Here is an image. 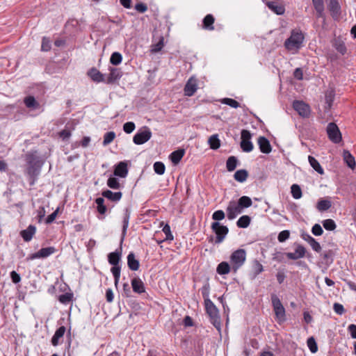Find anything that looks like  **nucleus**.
<instances>
[{
	"mask_svg": "<svg viewBox=\"0 0 356 356\" xmlns=\"http://www.w3.org/2000/svg\"><path fill=\"white\" fill-rule=\"evenodd\" d=\"M305 40L304 34L300 29H293L291 35L285 40L284 47L289 51H297L302 47Z\"/></svg>",
	"mask_w": 356,
	"mask_h": 356,
	"instance_id": "1",
	"label": "nucleus"
},
{
	"mask_svg": "<svg viewBox=\"0 0 356 356\" xmlns=\"http://www.w3.org/2000/svg\"><path fill=\"white\" fill-rule=\"evenodd\" d=\"M121 258V252L115 251L108 254V261L113 266L111 271L114 277L115 286L117 287L120 277L121 267L119 262Z\"/></svg>",
	"mask_w": 356,
	"mask_h": 356,
	"instance_id": "2",
	"label": "nucleus"
},
{
	"mask_svg": "<svg viewBox=\"0 0 356 356\" xmlns=\"http://www.w3.org/2000/svg\"><path fill=\"white\" fill-rule=\"evenodd\" d=\"M247 253L244 249H238L234 251L229 257L232 270L236 273L243 266L246 261Z\"/></svg>",
	"mask_w": 356,
	"mask_h": 356,
	"instance_id": "3",
	"label": "nucleus"
},
{
	"mask_svg": "<svg viewBox=\"0 0 356 356\" xmlns=\"http://www.w3.org/2000/svg\"><path fill=\"white\" fill-rule=\"evenodd\" d=\"M271 302L275 313V318L279 324L286 321V311L281 300L275 294L271 295Z\"/></svg>",
	"mask_w": 356,
	"mask_h": 356,
	"instance_id": "4",
	"label": "nucleus"
},
{
	"mask_svg": "<svg viewBox=\"0 0 356 356\" xmlns=\"http://www.w3.org/2000/svg\"><path fill=\"white\" fill-rule=\"evenodd\" d=\"M211 228L216 234L215 243H221L229 232V229L227 226L221 225L219 222H213L211 223Z\"/></svg>",
	"mask_w": 356,
	"mask_h": 356,
	"instance_id": "5",
	"label": "nucleus"
},
{
	"mask_svg": "<svg viewBox=\"0 0 356 356\" xmlns=\"http://www.w3.org/2000/svg\"><path fill=\"white\" fill-rule=\"evenodd\" d=\"M26 160L28 163L26 174L31 179H33V181H34L36 177L39 175L40 168L35 162V157L33 154H27L26 155Z\"/></svg>",
	"mask_w": 356,
	"mask_h": 356,
	"instance_id": "6",
	"label": "nucleus"
},
{
	"mask_svg": "<svg viewBox=\"0 0 356 356\" xmlns=\"http://www.w3.org/2000/svg\"><path fill=\"white\" fill-rule=\"evenodd\" d=\"M205 309L209 317L211 318L213 325L217 327L216 323L220 325V318L218 309L211 300L204 301Z\"/></svg>",
	"mask_w": 356,
	"mask_h": 356,
	"instance_id": "7",
	"label": "nucleus"
},
{
	"mask_svg": "<svg viewBox=\"0 0 356 356\" xmlns=\"http://www.w3.org/2000/svg\"><path fill=\"white\" fill-rule=\"evenodd\" d=\"M152 137V132L147 127H144L134 136L133 141L136 145H143L147 142Z\"/></svg>",
	"mask_w": 356,
	"mask_h": 356,
	"instance_id": "8",
	"label": "nucleus"
},
{
	"mask_svg": "<svg viewBox=\"0 0 356 356\" xmlns=\"http://www.w3.org/2000/svg\"><path fill=\"white\" fill-rule=\"evenodd\" d=\"M327 134L328 138L334 143H339L341 140V132L334 122H330L327 126Z\"/></svg>",
	"mask_w": 356,
	"mask_h": 356,
	"instance_id": "9",
	"label": "nucleus"
},
{
	"mask_svg": "<svg viewBox=\"0 0 356 356\" xmlns=\"http://www.w3.org/2000/svg\"><path fill=\"white\" fill-rule=\"evenodd\" d=\"M241 148L245 152H250L253 149V144L250 141L252 135L250 132L246 129H243L241 132Z\"/></svg>",
	"mask_w": 356,
	"mask_h": 356,
	"instance_id": "10",
	"label": "nucleus"
},
{
	"mask_svg": "<svg viewBox=\"0 0 356 356\" xmlns=\"http://www.w3.org/2000/svg\"><path fill=\"white\" fill-rule=\"evenodd\" d=\"M57 250L53 247L42 248L38 252L31 254L28 257L27 260H34L36 259H44L50 255L54 254Z\"/></svg>",
	"mask_w": 356,
	"mask_h": 356,
	"instance_id": "11",
	"label": "nucleus"
},
{
	"mask_svg": "<svg viewBox=\"0 0 356 356\" xmlns=\"http://www.w3.org/2000/svg\"><path fill=\"white\" fill-rule=\"evenodd\" d=\"M293 108L303 118H308L310 115L311 110L309 106L302 101L295 100L293 102Z\"/></svg>",
	"mask_w": 356,
	"mask_h": 356,
	"instance_id": "12",
	"label": "nucleus"
},
{
	"mask_svg": "<svg viewBox=\"0 0 356 356\" xmlns=\"http://www.w3.org/2000/svg\"><path fill=\"white\" fill-rule=\"evenodd\" d=\"M227 217L229 220H233L236 216L243 212V210L240 208L236 201L232 200L229 202L226 209Z\"/></svg>",
	"mask_w": 356,
	"mask_h": 356,
	"instance_id": "13",
	"label": "nucleus"
},
{
	"mask_svg": "<svg viewBox=\"0 0 356 356\" xmlns=\"http://www.w3.org/2000/svg\"><path fill=\"white\" fill-rule=\"evenodd\" d=\"M327 8L334 19H338L341 15V6L338 0H327Z\"/></svg>",
	"mask_w": 356,
	"mask_h": 356,
	"instance_id": "14",
	"label": "nucleus"
},
{
	"mask_svg": "<svg viewBox=\"0 0 356 356\" xmlns=\"http://www.w3.org/2000/svg\"><path fill=\"white\" fill-rule=\"evenodd\" d=\"M197 90V84L196 80L193 78H190L184 86V95L188 97H191L195 94Z\"/></svg>",
	"mask_w": 356,
	"mask_h": 356,
	"instance_id": "15",
	"label": "nucleus"
},
{
	"mask_svg": "<svg viewBox=\"0 0 356 356\" xmlns=\"http://www.w3.org/2000/svg\"><path fill=\"white\" fill-rule=\"evenodd\" d=\"M88 75L95 83H105V74L100 72L95 67H92L91 69H90L88 72Z\"/></svg>",
	"mask_w": 356,
	"mask_h": 356,
	"instance_id": "16",
	"label": "nucleus"
},
{
	"mask_svg": "<svg viewBox=\"0 0 356 356\" xmlns=\"http://www.w3.org/2000/svg\"><path fill=\"white\" fill-rule=\"evenodd\" d=\"M113 174L122 178H124L128 175L127 163L125 161H120L115 165Z\"/></svg>",
	"mask_w": 356,
	"mask_h": 356,
	"instance_id": "17",
	"label": "nucleus"
},
{
	"mask_svg": "<svg viewBox=\"0 0 356 356\" xmlns=\"http://www.w3.org/2000/svg\"><path fill=\"white\" fill-rule=\"evenodd\" d=\"M110 73L106 77L105 83L112 84L117 80H119L122 76V72L120 69L110 67Z\"/></svg>",
	"mask_w": 356,
	"mask_h": 356,
	"instance_id": "18",
	"label": "nucleus"
},
{
	"mask_svg": "<svg viewBox=\"0 0 356 356\" xmlns=\"http://www.w3.org/2000/svg\"><path fill=\"white\" fill-rule=\"evenodd\" d=\"M95 201L97 204V211L99 213L97 218L99 220H103L108 210L107 207L104 204V199L103 197H97Z\"/></svg>",
	"mask_w": 356,
	"mask_h": 356,
	"instance_id": "19",
	"label": "nucleus"
},
{
	"mask_svg": "<svg viewBox=\"0 0 356 356\" xmlns=\"http://www.w3.org/2000/svg\"><path fill=\"white\" fill-rule=\"evenodd\" d=\"M258 145L260 151L264 154H269L272 150V147L269 140L264 136H260L258 138Z\"/></svg>",
	"mask_w": 356,
	"mask_h": 356,
	"instance_id": "20",
	"label": "nucleus"
},
{
	"mask_svg": "<svg viewBox=\"0 0 356 356\" xmlns=\"http://www.w3.org/2000/svg\"><path fill=\"white\" fill-rule=\"evenodd\" d=\"M305 248L302 245H298L294 252H286V256L289 259L296 260L305 257Z\"/></svg>",
	"mask_w": 356,
	"mask_h": 356,
	"instance_id": "21",
	"label": "nucleus"
},
{
	"mask_svg": "<svg viewBox=\"0 0 356 356\" xmlns=\"http://www.w3.org/2000/svg\"><path fill=\"white\" fill-rule=\"evenodd\" d=\"M131 216V211L129 208H126L124 211V218L122 220V236H121V242H122L125 238L127 234V230L129 227V218Z\"/></svg>",
	"mask_w": 356,
	"mask_h": 356,
	"instance_id": "22",
	"label": "nucleus"
},
{
	"mask_svg": "<svg viewBox=\"0 0 356 356\" xmlns=\"http://www.w3.org/2000/svg\"><path fill=\"white\" fill-rule=\"evenodd\" d=\"M131 283L133 291L135 293L141 294L145 291V284L139 277L133 278Z\"/></svg>",
	"mask_w": 356,
	"mask_h": 356,
	"instance_id": "23",
	"label": "nucleus"
},
{
	"mask_svg": "<svg viewBox=\"0 0 356 356\" xmlns=\"http://www.w3.org/2000/svg\"><path fill=\"white\" fill-rule=\"evenodd\" d=\"M103 197H105L112 202H119L122 196V192H113L110 190L104 191L102 193Z\"/></svg>",
	"mask_w": 356,
	"mask_h": 356,
	"instance_id": "24",
	"label": "nucleus"
},
{
	"mask_svg": "<svg viewBox=\"0 0 356 356\" xmlns=\"http://www.w3.org/2000/svg\"><path fill=\"white\" fill-rule=\"evenodd\" d=\"M36 232V227L34 225H30L26 229L21 231L20 236L26 242L30 241Z\"/></svg>",
	"mask_w": 356,
	"mask_h": 356,
	"instance_id": "25",
	"label": "nucleus"
},
{
	"mask_svg": "<svg viewBox=\"0 0 356 356\" xmlns=\"http://www.w3.org/2000/svg\"><path fill=\"white\" fill-rule=\"evenodd\" d=\"M65 331L66 328L63 325L56 330L51 341L54 346H57L59 344V340L64 336Z\"/></svg>",
	"mask_w": 356,
	"mask_h": 356,
	"instance_id": "26",
	"label": "nucleus"
},
{
	"mask_svg": "<svg viewBox=\"0 0 356 356\" xmlns=\"http://www.w3.org/2000/svg\"><path fill=\"white\" fill-rule=\"evenodd\" d=\"M127 265L129 269L134 271L138 270L139 268V261L136 259L133 252H130L127 256Z\"/></svg>",
	"mask_w": 356,
	"mask_h": 356,
	"instance_id": "27",
	"label": "nucleus"
},
{
	"mask_svg": "<svg viewBox=\"0 0 356 356\" xmlns=\"http://www.w3.org/2000/svg\"><path fill=\"white\" fill-rule=\"evenodd\" d=\"M252 268L251 278L252 280L256 279L264 270L263 265L257 259L253 261Z\"/></svg>",
	"mask_w": 356,
	"mask_h": 356,
	"instance_id": "28",
	"label": "nucleus"
},
{
	"mask_svg": "<svg viewBox=\"0 0 356 356\" xmlns=\"http://www.w3.org/2000/svg\"><path fill=\"white\" fill-rule=\"evenodd\" d=\"M184 154H185V151L184 149H179L172 152L170 154L169 157H170V159L171 160L172 163L174 165H177L180 162V161L184 156Z\"/></svg>",
	"mask_w": 356,
	"mask_h": 356,
	"instance_id": "29",
	"label": "nucleus"
},
{
	"mask_svg": "<svg viewBox=\"0 0 356 356\" xmlns=\"http://www.w3.org/2000/svg\"><path fill=\"white\" fill-rule=\"evenodd\" d=\"M215 21L214 17L211 14L207 15L203 19L202 27L203 29L209 31H213L214 29L213 23Z\"/></svg>",
	"mask_w": 356,
	"mask_h": 356,
	"instance_id": "30",
	"label": "nucleus"
},
{
	"mask_svg": "<svg viewBox=\"0 0 356 356\" xmlns=\"http://www.w3.org/2000/svg\"><path fill=\"white\" fill-rule=\"evenodd\" d=\"M266 5L277 15H282L285 11L284 6L278 5L275 1H266Z\"/></svg>",
	"mask_w": 356,
	"mask_h": 356,
	"instance_id": "31",
	"label": "nucleus"
},
{
	"mask_svg": "<svg viewBox=\"0 0 356 356\" xmlns=\"http://www.w3.org/2000/svg\"><path fill=\"white\" fill-rule=\"evenodd\" d=\"M332 207V202L329 200L321 198L316 204V209L318 211L323 212L328 210Z\"/></svg>",
	"mask_w": 356,
	"mask_h": 356,
	"instance_id": "32",
	"label": "nucleus"
},
{
	"mask_svg": "<svg viewBox=\"0 0 356 356\" xmlns=\"http://www.w3.org/2000/svg\"><path fill=\"white\" fill-rule=\"evenodd\" d=\"M232 270L231 264H229L227 261H222L220 263L216 268V272L219 275H227Z\"/></svg>",
	"mask_w": 356,
	"mask_h": 356,
	"instance_id": "33",
	"label": "nucleus"
},
{
	"mask_svg": "<svg viewBox=\"0 0 356 356\" xmlns=\"http://www.w3.org/2000/svg\"><path fill=\"white\" fill-rule=\"evenodd\" d=\"M24 103L29 108L35 110L40 107V104L35 100L33 96H27L24 99Z\"/></svg>",
	"mask_w": 356,
	"mask_h": 356,
	"instance_id": "34",
	"label": "nucleus"
},
{
	"mask_svg": "<svg viewBox=\"0 0 356 356\" xmlns=\"http://www.w3.org/2000/svg\"><path fill=\"white\" fill-rule=\"evenodd\" d=\"M343 156L347 165L351 169H354L356 166L354 156L348 150L343 151Z\"/></svg>",
	"mask_w": 356,
	"mask_h": 356,
	"instance_id": "35",
	"label": "nucleus"
},
{
	"mask_svg": "<svg viewBox=\"0 0 356 356\" xmlns=\"http://www.w3.org/2000/svg\"><path fill=\"white\" fill-rule=\"evenodd\" d=\"M308 161L310 165L314 168L315 171H316L320 175L324 174V170L321 167L319 162L312 156H308Z\"/></svg>",
	"mask_w": 356,
	"mask_h": 356,
	"instance_id": "36",
	"label": "nucleus"
},
{
	"mask_svg": "<svg viewBox=\"0 0 356 356\" xmlns=\"http://www.w3.org/2000/svg\"><path fill=\"white\" fill-rule=\"evenodd\" d=\"M238 164V160L234 156H229L226 161V168L227 171H234Z\"/></svg>",
	"mask_w": 356,
	"mask_h": 356,
	"instance_id": "37",
	"label": "nucleus"
},
{
	"mask_svg": "<svg viewBox=\"0 0 356 356\" xmlns=\"http://www.w3.org/2000/svg\"><path fill=\"white\" fill-rule=\"evenodd\" d=\"M248 177V172L246 170L241 169L237 170L234 175V178L236 181L243 183L246 181Z\"/></svg>",
	"mask_w": 356,
	"mask_h": 356,
	"instance_id": "38",
	"label": "nucleus"
},
{
	"mask_svg": "<svg viewBox=\"0 0 356 356\" xmlns=\"http://www.w3.org/2000/svg\"><path fill=\"white\" fill-rule=\"evenodd\" d=\"M236 203L238 204L240 208L243 210V209L251 207L252 201L250 197L244 195L241 197Z\"/></svg>",
	"mask_w": 356,
	"mask_h": 356,
	"instance_id": "39",
	"label": "nucleus"
},
{
	"mask_svg": "<svg viewBox=\"0 0 356 356\" xmlns=\"http://www.w3.org/2000/svg\"><path fill=\"white\" fill-rule=\"evenodd\" d=\"M312 3L317 13V17H321L324 11L323 0H312Z\"/></svg>",
	"mask_w": 356,
	"mask_h": 356,
	"instance_id": "40",
	"label": "nucleus"
},
{
	"mask_svg": "<svg viewBox=\"0 0 356 356\" xmlns=\"http://www.w3.org/2000/svg\"><path fill=\"white\" fill-rule=\"evenodd\" d=\"M250 221L251 218L249 216H242L237 220L236 225L240 228H246L250 225Z\"/></svg>",
	"mask_w": 356,
	"mask_h": 356,
	"instance_id": "41",
	"label": "nucleus"
},
{
	"mask_svg": "<svg viewBox=\"0 0 356 356\" xmlns=\"http://www.w3.org/2000/svg\"><path fill=\"white\" fill-rule=\"evenodd\" d=\"M209 146L213 149H217L220 146V141L217 134L212 135L208 140Z\"/></svg>",
	"mask_w": 356,
	"mask_h": 356,
	"instance_id": "42",
	"label": "nucleus"
},
{
	"mask_svg": "<svg viewBox=\"0 0 356 356\" xmlns=\"http://www.w3.org/2000/svg\"><path fill=\"white\" fill-rule=\"evenodd\" d=\"M333 45L336 50L341 54L344 55L346 53V47L344 42L341 40H335Z\"/></svg>",
	"mask_w": 356,
	"mask_h": 356,
	"instance_id": "43",
	"label": "nucleus"
},
{
	"mask_svg": "<svg viewBox=\"0 0 356 356\" xmlns=\"http://www.w3.org/2000/svg\"><path fill=\"white\" fill-rule=\"evenodd\" d=\"M291 193L292 197L296 200L300 199L302 195V190H301L300 186L298 184H293L291 186Z\"/></svg>",
	"mask_w": 356,
	"mask_h": 356,
	"instance_id": "44",
	"label": "nucleus"
},
{
	"mask_svg": "<svg viewBox=\"0 0 356 356\" xmlns=\"http://www.w3.org/2000/svg\"><path fill=\"white\" fill-rule=\"evenodd\" d=\"M122 61V56L119 52H113L110 58V63L113 65H118Z\"/></svg>",
	"mask_w": 356,
	"mask_h": 356,
	"instance_id": "45",
	"label": "nucleus"
},
{
	"mask_svg": "<svg viewBox=\"0 0 356 356\" xmlns=\"http://www.w3.org/2000/svg\"><path fill=\"white\" fill-rule=\"evenodd\" d=\"M323 227L328 231H333L336 229L337 225L332 219H326L322 222Z\"/></svg>",
	"mask_w": 356,
	"mask_h": 356,
	"instance_id": "46",
	"label": "nucleus"
},
{
	"mask_svg": "<svg viewBox=\"0 0 356 356\" xmlns=\"http://www.w3.org/2000/svg\"><path fill=\"white\" fill-rule=\"evenodd\" d=\"M115 138V133L114 131L106 132L104 136L103 145L106 146L110 144Z\"/></svg>",
	"mask_w": 356,
	"mask_h": 356,
	"instance_id": "47",
	"label": "nucleus"
},
{
	"mask_svg": "<svg viewBox=\"0 0 356 356\" xmlns=\"http://www.w3.org/2000/svg\"><path fill=\"white\" fill-rule=\"evenodd\" d=\"M220 102L222 104L228 105L232 108H237L240 106V104L237 101L232 98H223L221 99Z\"/></svg>",
	"mask_w": 356,
	"mask_h": 356,
	"instance_id": "48",
	"label": "nucleus"
},
{
	"mask_svg": "<svg viewBox=\"0 0 356 356\" xmlns=\"http://www.w3.org/2000/svg\"><path fill=\"white\" fill-rule=\"evenodd\" d=\"M201 293L204 298V301H207L209 299V293H210V285L209 282H206L200 289Z\"/></svg>",
	"mask_w": 356,
	"mask_h": 356,
	"instance_id": "49",
	"label": "nucleus"
},
{
	"mask_svg": "<svg viewBox=\"0 0 356 356\" xmlns=\"http://www.w3.org/2000/svg\"><path fill=\"white\" fill-rule=\"evenodd\" d=\"M153 168H154V172L159 175H161L164 174V172H165V165L162 162H160V161L155 162L154 163Z\"/></svg>",
	"mask_w": 356,
	"mask_h": 356,
	"instance_id": "50",
	"label": "nucleus"
},
{
	"mask_svg": "<svg viewBox=\"0 0 356 356\" xmlns=\"http://www.w3.org/2000/svg\"><path fill=\"white\" fill-rule=\"evenodd\" d=\"M107 186L112 189H119L120 188V184L118 179L112 177L108 179Z\"/></svg>",
	"mask_w": 356,
	"mask_h": 356,
	"instance_id": "51",
	"label": "nucleus"
},
{
	"mask_svg": "<svg viewBox=\"0 0 356 356\" xmlns=\"http://www.w3.org/2000/svg\"><path fill=\"white\" fill-rule=\"evenodd\" d=\"M163 47V38L161 37L159 41L154 44H152L151 47V51L152 53H156L160 51Z\"/></svg>",
	"mask_w": 356,
	"mask_h": 356,
	"instance_id": "52",
	"label": "nucleus"
},
{
	"mask_svg": "<svg viewBox=\"0 0 356 356\" xmlns=\"http://www.w3.org/2000/svg\"><path fill=\"white\" fill-rule=\"evenodd\" d=\"M162 231L165 235V240L167 241H172L174 237L171 233L170 227L168 224H165L163 227Z\"/></svg>",
	"mask_w": 356,
	"mask_h": 356,
	"instance_id": "53",
	"label": "nucleus"
},
{
	"mask_svg": "<svg viewBox=\"0 0 356 356\" xmlns=\"http://www.w3.org/2000/svg\"><path fill=\"white\" fill-rule=\"evenodd\" d=\"M307 346L312 353H315L317 352L318 346L313 337L308 339Z\"/></svg>",
	"mask_w": 356,
	"mask_h": 356,
	"instance_id": "54",
	"label": "nucleus"
},
{
	"mask_svg": "<svg viewBox=\"0 0 356 356\" xmlns=\"http://www.w3.org/2000/svg\"><path fill=\"white\" fill-rule=\"evenodd\" d=\"M51 49V41L46 37L42 38L41 49L43 51H48Z\"/></svg>",
	"mask_w": 356,
	"mask_h": 356,
	"instance_id": "55",
	"label": "nucleus"
},
{
	"mask_svg": "<svg viewBox=\"0 0 356 356\" xmlns=\"http://www.w3.org/2000/svg\"><path fill=\"white\" fill-rule=\"evenodd\" d=\"M290 236V232L289 230H283L278 234L277 239L279 242L283 243L286 241Z\"/></svg>",
	"mask_w": 356,
	"mask_h": 356,
	"instance_id": "56",
	"label": "nucleus"
},
{
	"mask_svg": "<svg viewBox=\"0 0 356 356\" xmlns=\"http://www.w3.org/2000/svg\"><path fill=\"white\" fill-rule=\"evenodd\" d=\"M225 217V214L222 210H217L212 214V218L216 222L223 220Z\"/></svg>",
	"mask_w": 356,
	"mask_h": 356,
	"instance_id": "57",
	"label": "nucleus"
},
{
	"mask_svg": "<svg viewBox=\"0 0 356 356\" xmlns=\"http://www.w3.org/2000/svg\"><path fill=\"white\" fill-rule=\"evenodd\" d=\"M136 126L133 122H127L123 125V130L127 134H131L135 129Z\"/></svg>",
	"mask_w": 356,
	"mask_h": 356,
	"instance_id": "58",
	"label": "nucleus"
},
{
	"mask_svg": "<svg viewBox=\"0 0 356 356\" xmlns=\"http://www.w3.org/2000/svg\"><path fill=\"white\" fill-rule=\"evenodd\" d=\"M312 232L314 236H321L323 233V230L319 224H315L312 228Z\"/></svg>",
	"mask_w": 356,
	"mask_h": 356,
	"instance_id": "59",
	"label": "nucleus"
},
{
	"mask_svg": "<svg viewBox=\"0 0 356 356\" xmlns=\"http://www.w3.org/2000/svg\"><path fill=\"white\" fill-rule=\"evenodd\" d=\"M46 211L44 207H40L37 210V216L36 218L38 219V222H41L45 216Z\"/></svg>",
	"mask_w": 356,
	"mask_h": 356,
	"instance_id": "60",
	"label": "nucleus"
},
{
	"mask_svg": "<svg viewBox=\"0 0 356 356\" xmlns=\"http://www.w3.org/2000/svg\"><path fill=\"white\" fill-rule=\"evenodd\" d=\"M333 309L334 312L339 315H342L345 312L343 306L341 304L337 302L334 304Z\"/></svg>",
	"mask_w": 356,
	"mask_h": 356,
	"instance_id": "61",
	"label": "nucleus"
},
{
	"mask_svg": "<svg viewBox=\"0 0 356 356\" xmlns=\"http://www.w3.org/2000/svg\"><path fill=\"white\" fill-rule=\"evenodd\" d=\"M58 211L59 208H57L52 213L47 216V218L45 219L46 224H51L54 221L58 215Z\"/></svg>",
	"mask_w": 356,
	"mask_h": 356,
	"instance_id": "62",
	"label": "nucleus"
},
{
	"mask_svg": "<svg viewBox=\"0 0 356 356\" xmlns=\"http://www.w3.org/2000/svg\"><path fill=\"white\" fill-rule=\"evenodd\" d=\"M309 244L314 251L316 252H320L321 251V246L315 238H314Z\"/></svg>",
	"mask_w": 356,
	"mask_h": 356,
	"instance_id": "63",
	"label": "nucleus"
},
{
	"mask_svg": "<svg viewBox=\"0 0 356 356\" xmlns=\"http://www.w3.org/2000/svg\"><path fill=\"white\" fill-rule=\"evenodd\" d=\"M135 9L140 13H143L147 10V6L144 3H138L135 5Z\"/></svg>",
	"mask_w": 356,
	"mask_h": 356,
	"instance_id": "64",
	"label": "nucleus"
}]
</instances>
